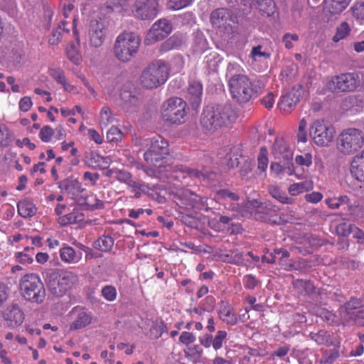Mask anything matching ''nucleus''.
Returning a JSON list of instances; mask_svg holds the SVG:
<instances>
[{
  "mask_svg": "<svg viewBox=\"0 0 364 364\" xmlns=\"http://www.w3.org/2000/svg\"><path fill=\"white\" fill-rule=\"evenodd\" d=\"M350 172L359 181H364V150L360 155L355 156L350 164Z\"/></svg>",
  "mask_w": 364,
  "mask_h": 364,
  "instance_id": "23",
  "label": "nucleus"
},
{
  "mask_svg": "<svg viewBox=\"0 0 364 364\" xmlns=\"http://www.w3.org/2000/svg\"><path fill=\"white\" fill-rule=\"evenodd\" d=\"M114 178L120 183H125L127 186H129V184H130L134 180L131 173L125 170L119 169H115Z\"/></svg>",
  "mask_w": 364,
  "mask_h": 364,
  "instance_id": "46",
  "label": "nucleus"
},
{
  "mask_svg": "<svg viewBox=\"0 0 364 364\" xmlns=\"http://www.w3.org/2000/svg\"><path fill=\"white\" fill-rule=\"evenodd\" d=\"M237 113L228 103L206 106L201 113L200 124L206 133L213 134L233 123Z\"/></svg>",
  "mask_w": 364,
  "mask_h": 364,
  "instance_id": "1",
  "label": "nucleus"
},
{
  "mask_svg": "<svg viewBox=\"0 0 364 364\" xmlns=\"http://www.w3.org/2000/svg\"><path fill=\"white\" fill-rule=\"evenodd\" d=\"M80 220H82V215H80L77 212H72L62 217H60L58 219V223L60 224V225L65 226L69 224L77 223Z\"/></svg>",
  "mask_w": 364,
  "mask_h": 364,
  "instance_id": "39",
  "label": "nucleus"
},
{
  "mask_svg": "<svg viewBox=\"0 0 364 364\" xmlns=\"http://www.w3.org/2000/svg\"><path fill=\"white\" fill-rule=\"evenodd\" d=\"M66 22L62 21L58 26L53 31L52 35L49 38V43L51 45H57L64 33H68L69 29L65 27Z\"/></svg>",
  "mask_w": 364,
  "mask_h": 364,
  "instance_id": "36",
  "label": "nucleus"
},
{
  "mask_svg": "<svg viewBox=\"0 0 364 364\" xmlns=\"http://www.w3.org/2000/svg\"><path fill=\"white\" fill-rule=\"evenodd\" d=\"M53 134L54 131L50 126H44L39 132V136L43 142H49Z\"/></svg>",
  "mask_w": 364,
  "mask_h": 364,
  "instance_id": "60",
  "label": "nucleus"
},
{
  "mask_svg": "<svg viewBox=\"0 0 364 364\" xmlns=\"http://www.w3.org/2000/svg\"><path fill=\"white\" fill-rule=\"evenodd\" d=\"M336 232L338 236L346 237L353 232V227L348 223H341L336 226Z\"/></svg>",
  "mask_w": 364,
  "mask_h": 364,
  "instance_id": "53",
  "label": "nucleus"
},
{
  "mask_svg": "<svg viewBox=\"0 0 364 364\" xmlns=\"http://www.w3.org/2000/svg\"><path fill=\"white\" fill-rule=\"evenodd\" d=\"M172 30V26L169 21L163 18L154 23L149 31L146 41L150 43L161 41L166 37Z\"/></svg>",
  "mask_w": 364,
  "mask_h": 364,
  "instance_id": "16",
  "label": "nucleus"
},
{
  "mask_svg": "<svg viewBox=\"0 0 364 364\" xmlns=\"http://www.w3.org/2000/svg\"><path fill=\"white\" fill-rule=\"evenodd\" d=\"M77 41V45L73 43H70L66 48V55L68 58L75 65H79L81 62V55L78 47L80 45V38L76 31H73Z\"/></svg>",
  "mask_w": 364,
  "mask_h": 364,
  "instance_id": "24",
  "label": "nucleus"
},
{
  "mask_svg": "<svg viewBox=\"0 0 364 364\" xmlns=\"http://www.w3.org/2000/svg\"><path fill=\"white\" fill-rule=\"evenodd\" d=\"M301 90L300 88L293 87L284 94L279 102L281 109L289 112L299 102Z\"/></svg>",
  "mask_w": 364,
  "mask_h": 364,
  "instance_id": "21",
  "label": "nucleus"
},
{
  "mask_svg": "<svg viewBox=\"0 0 364 364\" xmlns=\"http://www.w3.org/2000/svg\"><path fill=\"white\" fill-rule=\"evenodd\" d=\"M119 98L121 100L119 106L128 115H135L139 111L141 101L135 90H131L124 85L121 89Z\"/></svg>",
  "mask_w": 364,
  "mask_h": 364,
  "instance_id": "12",
  "label": "nucleus"
},
{
  "mask_svg": "<svg viewBox=\"0 0 364 364\" xmlns=\"http://www.w3.org/2000/svg\"><path fill=\"white\" fill-rule=\"evenodd\" d=\"M168 75L167 64L161 60H155L142 71L140 82L146 89H155L166 82Z\"/></svg>",
  "mask_w": 364,
  "mask_h": 364,
  "instance_id": "4",
  "label": "nucleus"
},
{
  "mask_svg": "<svg viewBox=\"0 0 364 364\" xmlns=\"http://www.w3.org/2000/svg\"><path fill=\"white\" fill-rule=\"evenodd\" d=\"M309 337L314 340L318 345H328L329 335L324 330H320L317 333H310Z\"/></svg>",
  "mask_w": 364,
  "mask_h": 364,
  "instance_id": "42",
  "label": "nucleus"
},
{
  "mask_svg": "<svg viewBox=\"0 0 364 364\" xmlns=\"http://www.w3.org/2000/svg\"><path fill=\"white\" fill-rule=\"evenodd\" d=\"M3 316L7 325L11 327H16L21 325L24 319L23 313L18 305L16 304L9 306L4 311Z\"/></svg>",
  "mask_w": 364,
  "mask_h": 364,
  "instance_id": "19",
  "label": "nucleus"
},
{
  "mask_svg": "<svg viewBox=\"0 0 364 364\" xmlns=\"http://www.w3.org/2000/svg\"><path fill=\"white\" fill-rule=\"evenodd\" d=\"M108 23L105 19L95 18L90 21L89 26L90 43L95 48L100 47L105 38Z\"/></svg>",
  "mask_w": 364,
  "mask_h": 364,
  "instance_id": "13",
  "label": "nucleus"
},
{
  "mask_svg": "<svg viewBox=\"0 0 364 364\" xmlns=\"http://www.w3.org/2000/svg\"><path fill=\"white\" fill-rule=\"evenodd\" d=\"M283 164L277 162H272L270 165V168L272 172L276 175L287 173L288 175L291 176L294 173V164L293 162L283 161Z\"/></svg>",
  "mask_w": 364,
  "mask_h": 364,
  "instance_id": "29",
  "label": "nucleus"
},
{
  "mask_svg": "<svg viewBox=\"0 0 364 364\" xmlns=\"http://www.w3.org/2000/svg\"><path fill=\"white\" fill-rule=\"evenodd\" d=\"M203 92V86L200 82H193L188 88V95L193 103H197L200 100Z\"/></svg>",
  "mask_w": 364,
  "mask_h": 364,
  "instance_id": "35",
  "label": "nucleus"
},
{
  "mask_svg": "<svg viewBox=\"0 0 364 364\" xmlns=\"http://www.w3.org/2000/svg\"><path fill=\"white\" fill-rule=\"evenodd\" d=\"M9 136V131L7 127L0 124V146H7L9 144L11 141Z\"/></svg>",
  "mask_w": 364,
  "mask_h": 364,
  "instance_id": "59",
  "label": "nucleus"
},
{
  "mask_svg": "<svg viewBox=\"0 0 364 364\" xmlns=\"http://www.w3.org/2000/svg\"><path fill=\"white\" fill-rule=\"evenodd\" d=\"M50 74L58 83L65 85L66 82L65 75L61 69H52Z\"/></svg>",
  "mask_w": 364,
  "mask_h": 364,
  "instance_id": "63",
  "label": "nucleus"
},
{
  "mask_svg": "<svg viewBox=\"0 0 364 364\" xmlns=\"http://www.w3.org/2000/svg\"><path fill=\"white\" fill-rule=\"evenodd\" d=\"M228 210L234 211L240 213L242 216H246L249 213L248 203L239 204L237 203H230L227 207Z\"/></svg>",
  "mask_w": 364,
  "mask_h": 364,
  "instance_id": "47",
  "label": "nucleus"
},
{
  "mask_svg": "<svg viewBox=\"0 0 364 364\" xmlns=\"http://www.w3.org/2000/svg\"><path fill=\"white\" fill-rule=\"evenodd\" d=\"M161 114L164 121L181 124L186 122L187 116L186 102L180 97H171L163 102Z\"/></svg>",
  "mask_w": 364,
  "mask_h": 364,
  "instance_id": "8",
  "label": "nucleus"
},
{
  "mask_svg": "<svg viewBox=\"0 0 364 364\" xmlns=\"http://www.w3.org/2000/svg\"><path fill=\"white\" fill-rule=\"evenodd\" d=\"M232 97L239 103H246L252 98L257 97L264 89L262 80L252 81L247 75L236 74L228 81Z\"/></svg>",
  "mask_w": 364,
  "mask_h": 364,
  "instance_id": "2",
  "label": "nucleus"
},
{
  "mask_svg": "<svg viewBox=\"0 0 364 364\" xmlns=\"http://www.w3.org/2000/svg\"><path fill=\"white\" fill-rule=\"evenodd\" d=\"M295 161L298 165L310 166L312 164V156L309 153H306L304 155H297L295 158Z\"/></svg>",
  "mask_w": 364,
  "mask_h": 364,
  "instance_id": "62",
  "label": "nucleus"
},
{
  "mask_svg": "<svg viewBox=\"0 0 364 364\" xmlns=\"http://www.w3.org/2000/svg\"><path fill=\"white\" fill-rule=\"evenodd\" d=\"M250 55L254 60H259L261 58L269 59L270 58V53L266 49H263V46L260 45L253 47Z\"/></svg>",
  "mask_w": 364,
  "mask_h": 364,
  "instance_id": "44",
  "label": "nucleus"
},
{
  "mask_svg": "<svg viewBox=\"0 0 364 364\" xmlns=\"http://www.w3.org/2000/svg\"><path fill=\"white\" fill-rule=\"evenodd\" d=\"M259 11L264 15L271 16L274 12V3L272 0H265L262 4H257Z\"/></svg>",
  "mask_w": 364,
  "mask_h": 364,
  "instance_id": "52",
  "label": "nucleus"
},
{
  "mask_svg": "<svg viewBox=\"0 0 364 364\" xmlns=\"http://www.w3.org/2000/svg\"><path fill=\"white\" fill-rule=\"evenodd\" d=\"M228 333L225 331L220 330L215 337H213V348L218 350L223 346V341L226 340Z\"/></svg>",
  "mask_w": 364,
  "mask_h": 364,
  "instance_id": "49",
  "label": "nucleus"
},
{
  "mask_svg": "<svg viewBox=\"0 0 364 364\" xmlns=\"http://www.w3.org/2000/svg\"><path fill=\"white\" fill-rule=\"evenodd\" d=\"M272 154L276 159L292 162L293 151L282 139H276L272 146Z\"/></svg>",
  "mask_w": 364,
  "mask_h": 364,
  "instance_id": "20",
  "label": "nucleus"
},
{
  "mask_svg": "<svg viewBox=\"0 0 364 364\" xmlns=\"http://www.w3.org/2000/svg\"><path fill=\"white\" fill-rule=\"evenodd\" d=\"M179 198L183 205L191 208H198L208 210L207 207V198L201 197L188 190L183 191Z\"/></svg>",
  "mask_w": 364,
  "mask_h": 364,
  "instance_id": "17",
  "label": "nucleus"
},
{
  "mask_svg": "<svg viewBox=\"0 0 364 364\" xmlns=\"http://www.w3.org/2000/svg\"><path fill=\"white\" fill-rule=\"evenodd\" d=\"M312 188L313 186L311 181H304L291 184L289 187L288 191L290 195L296 196L304 191L311 189Z\"/></svg>",
  "mask_w": 364,
  "mask_h": 364,
  "instance_id": "37",
  "label": "nucleus"
},
{
  "mask_svg": "<svg viewBox=\"0 0 364 364\" xmlns=\"http://www.w3.org/2000/svg\"><path fill=\"white\" fill-rule=\"evenodd\" d=\"M192 0H168V7L172 10H179L188 6Z\"/></svg>",
  "mask_w": 364,
  "mask_h": 364,
  "instance_id": "58",
  "label": "nucleus"
},
{
  "mask_svg": "<svg viewBox=\"0 0 364 364\" xmlns=\"http://www.w3.org/2000/svg\"><path fill=\"white\" fill-rule=\"evenodd\" d=\"M338 355L339 352L338 349L333 348L326 350L323 353V355L321 359V363L332 364L338 358Z\"/></svg>",
  "mask_w": 364,
  "mask_h": 364,
  "instance_id": "43",
  "label": "nucleus"
},
{
  "mask_svg": "<svg viewBox=\"0 0 364 364\" xmlns=\"http://www.w3.org/2000/svg\"><path fill=\"white\" fill-rule=\"evenodd\" d=\"M268 190L269 193L280 203L284 204H292L294 203V199L288 197L287 195L284 192L282 191L278 186H270Z\"/></svg>",
  "mask_w": 364,
  "mask_h": 364,
  "instance_id": "33",
  "label": "nucleus"
},
{
  "mask_svg": "<svg viewBox=\"0 0 364 364\" xmlns=\"http://www.w3.org/2000/svg\"><path fill=\"white\" fill-rule=\"evenodd\" d=\"M141 40L132 32L119 34L114 42V54L116 58L123 63L129 62L136 54Z\"/></svg>",
  "mask_w": 364,
  "mask_h": 364,
  "instance_id": "6",
  "label": "nucleus"
},
{
  "mask_svg": "<svg viewBox=\"0 0 364 364\" xmlns=\"http://www.w3.org/2000/svg\"><path fill=\"white\" fill-rule=\"evenodd\" d=\"M60 256L61 259L66 263H76L80 260L81 254L78 256L73 247L66 246L60 250Z\"/></svg>",
  "mask_w": 364,
  "mask_h": 364,
  "instance_id": "28",
  "label": "nucleus"
},
{
  "mask_svg": "<svg viewBox=\"0 0 364 364\" xmlns=\"http://www.w3.org/2000/svg\"><path fill=\"white\" fill-rule=\"evenodd\" d=\"M95 203L89 204L88 203H80L79 205L82 206V210H94L97 209H102L104 208V203L102 200L95 198Z\"/></svg>",
  "mask_w": 364,
  "mask_h": 364,
  "instance_id": "61",
  "label": "nucleus"
},
{
  "mask_svg": "<svg viewBox=\"0 0 364 364\" xmlns=\"http://www.w3.org/2000/svg\"><path fill=\"white\" fill-rule=\"evenodd\" d=\"M101 122L105 125L112 122V112L108 107H103L101 109Z\"/></svg>",
  "mask_w": 364,
  "mask_h": 364,
  "instance_id": "64",
  "label": "nucleus"
},
{
  "mask_svg": "<svg viewBox=\"0 0 364 364\" xmlns=\"http://www.w3.org/2000/svg\"><path fill=\"white\" fill-rule=\"evenodd\" d=\"M293 286L301 294L311 295L314 293V285L309 280L296 279L293 282Z\"/></svg>",
  "mask_w": 364,
  "mask_h": 364,
  "instance_id": "31",
  "label": "nucleus"
},
{
  "mask_svg": "<svg viewBox=\"0 0 364 364\" xmlns=\"http://www.w3.org/2000/svg\"><path fill=\"white\" fill-rule=\"evenodd\" d=\"M114 239L109 235H102L93 242V247L101 252H109L114 245Z\"/></svg>",
  "mask_w": 364,
  "mask_h": 364,
  "instance_id": "27",
  "label": "nucleus"
},
{
  "mask_svg": "<svg viewBox=\"0 0 364 364\" xmlns=\"http://www.w3.org/2000/svg\"><path fill=\"white\" fill-rule=\"evenodd\" d=\"M350 29L346 22H343L338 28L336 35L333 36V40L338 42L339 40L345 38L350 32Z\"/></svg>",
  "mask_w": 364,
  "mask_h": 364,
  "instance_id": "51",
  "label": "nucleus"
},
{
  "mask_svg": "<svg viewBox=\"0 0 364 364\" xmlns=\"http://www.w3.org/2000/svg\"><path fill=\"white\" fill-rule=\"evenodd\" d=\"M141 145L147 148L144 154V160L156 167L161 166L164 156L169 153L168 142L160 135L142 139Z\"/></svg>",
  "mask_w": 364,
  "mask_h": 364,
  "instance_id": "5",
  "label": "nucleus"
},
{
  "mask_svg": "<svg viewBox=\"0 0 364 364\" xmlns=\"http://www.w3.org/2000/svg\"><path fill=\"white\" fill-rule=\"evenodd\" d=\"M180 170L181 172L186 173L190 177L199 178L203 181L208 179H213L215 176L214 173H209L208 171L203 172L197 169L190 168L188 167H181Z\"/></svg>",
  "mask_w": 364,
  "mask_h": 364,
  "instance_id": "32",
  "label": "nucleus"
},
{
  "mask_svg": "<svg viewBox=\"0 0 364 364\" xmlns=\"http://www.w3.org/2000/svg\"><path fill=\"white\" fill-rule=\"evenodd\" d=\"M92 317L90 314L85 311H80L77 314V318L70 324V328L71 330H77L82 328L91 323Z\"/></svg>",
  "mask_w": 364,
  "mask_h": 364,
  "instance_id": "30",
  "label": "nucleus"
},
{
  "mask_svg": "<svg viewBox=\"0 0 364 364\" xmlns=\"http://www.w3.org/2000/svg\"><path fill=\"white\" fill-rule=\"evenodd\" d=\"M363 145L364 133L361 129L356 128L344 129L337 139L338 149L344 154H354Z\"/></svg>",
  "mask_w": 364,
  "mask_h": 364,
  "instance_id": "9",
  "label": "nucleus"
},
{
  "mask_svg": "<svg viewBox=\"0 0 364 364\" xmlns=\"http://www.w3.org/2000/svg\"><path fill=\"white\" fill-rule=\"evenodd\" d=\"M105 158L100 156L97 154L91 152L85 156V162L88 166L92 168H96L100 166L101 161H105Z\"/></svg>",
  "mask_w": 364,
  "mask_h": 364,
  "instance_id": "48",
  "label": "nucleus"
},
{
  "mask_svg": "<svg viewBox=\"0 0 364 364\" xmlns=\"http://www.w3.org/2000/svg\"><path fill=\"white\" fill-rule=\"evenodd\" d=\"M159 11L157 0H136L135 2V16L141 20L155 18Z\"/></svg>",
  "mask_w": 364,
  "mask_h": 364,
  "instance_id": "14",
  "label": "nucleus"
},
{
  "mask_svg": "<svg viewBox=\"0 0 364 364\" xmlns=\"http://www.w3.org/2000/svg\"><path fill=\"white\" fill-rule=\"evenodd\" d=\"M19 286L21 294L26 301L37 304L44 301L46 298L44 284L36 274L24 275L20 280Z\"/></svg>",
  "mask_w": 364,
  "mask_h": 364,
  "instance_id": "7",
  "label": "nucleus"
},
{
  "mask_svg": "<svg viewBox=\"0 0 364 364\" xmlns=\"http://www.w3.org/2000/svg\"><path fill=\"white\" fill-rule=\"evenodd\" d=\"M268 151L266 147L263 146L260 149L257 157V168L262 172H265L268 166Z\"/></svg>",
  "mask_w": 364,
  "mask_h": 364,
  "instance_id": "40",
  "label": "nucleus"
},
{
  "mask_svg": "<svg viewBox=\"0 0 364 364\" xmlns=\"http://www.w3.org/2000/svg\"><path fill=\"white\" fill-rule=\"evenodd\" d=\"M353 18L360 22H364V2L357 1L350 8Z\"/></svg>",
  "mask_w": 364,
  "mask_h": 364,
  "instance_id": "41",
  "label": "nucleus"
},
{
  "mask_svg": "<svg viewBox=\"0 0 364 364\" xmlns=\"http://www.w3.org/2000/svg\"><path fill=\"white\" fill-rule=\"evenodd\" d=\"M210 21L213 26L228 29L234 22L232 12L225 8H220L212 11Z\"/></svg>",
  "mask_w": 364,
  "mask_h": 364,
  "instance_id": "18",
  "label": "nucleus"
},
{
  "mask_svg": "<svg viewBox=\"0 0 364 364\" xmlns=\"http://www.w3.org/2000/svg\"><path fill=\"white\" fill-rule=\"evenodd\" d=\"M129 6L127 0H113L111 4L108 6L113 11L122 12L126 10Z\"/></svg>",
  "mask_w": 364,
  "mask_h": 364,
  "instance_id": "57",
  "label": "nucleus"
},
{
  "mask_svg": "<svg viewBox=\"0 0 364 364\" xmlns=\"http://www.w3.org/2000/svg\"><path fill=\"white\" fill-rule=\"evenodd\" d=\"M219 317L227 324L233 326L237 322V318L229 307H224L218 312Z\"/></svg>",
  "mask_w": 364,
  "mask_h": 364,
  "instance_id": "38",
  "label": "nucleus"
},
{
  "mask_svg": "<svg viewBox=\"0 0 364 364\" xmlns=\"http://www.w3.org/2000/svg\"><path fill=\"white\" fill-rule=\"evenodd\" d=\"M58 184L61 192L70 195L72 198L78 196L84 191L80 183L73 177L65 178Z\"/></svg>",
  "mask_w": 364,
  "mask_h": 364,
  "instance_id": "22",
  "label": "nucleus"
},
{
  "mask_svg": "<svg viewBox=\"0 0 364 364\" xmlns=\"http://www.w3.org/2000/svg\"><path fill=\"white\" fill-rule=\"evenodd\" d=\"M122 133L119 128L112 126L107 133V139L110 141H118L122 139Z\"/></svg>",
  "mask_w": 364,
  "mask_h": 364,
  "instance_id": "55",
  "label": "nucleus"
},
{
  "mask_svg": "<svg viewBox=\"0 0 364 364\" xmlns=\"http://www.w3.org/2000/svg\"><path fill=\"white\" fill-rule=\"evenodd\" d=\"M335 134L334 128L323 121L316 120L309 127V136L318 146H328L331 142Z\"/></svg>",
  "mask_w": 364,
  "mask_h": 364,
  "instance_id": "11",
  "label": "nucleus"
},
{
  "mask_svg": "<svg viewBox=\"0 0 364 364\" xmlns=\"http://www.w3.org/2000/svg\"><path fill=\"white\" fill-rule=\"evenodd\" d=\"M206 48L207 41L205 38L201 35L198 36L196 39L195 51L201 53L208 52L205 55V62L210 70L216 71L222 58L216 52L208 50Z\"/></svg>",
  "mask_w": 364,
  "mask_h": 364,
  "instance_id": "15",
  "label": "nucleus"
},
{
  "mask_svg": "<svg viewBox=\"0 0 364 364\" xmlns=\"http://www.w3.org/2000/svg\"><path fill=\"white\" fill-rule=\"evenodd\" d=\"M188 350L189 351L188 352L185 351L186 357L193 360H199L203 353V349L199 345H195L192 347H190Z\"/></svg>",
  "mask_w": 364,
  "mask_h": 364,
  "instance_id": "54",
  "label": "nucleus"
},
{
  "mask_svg": "<svg viewBox=\"0 0 364 364\" xmlns=\"http://www.w3.org/2000/svg\"><path fill=\"white\" fill-rule=\"evenodd\" d=\"M128 186L132 188V193H134V196L136 198H139L142 193L146 194L148 196L151 195L150 193V191L152 189L144 183H139L133 180Z\"/></svg>",
  "mask_w": 364,
  "mask_h": 364,
  "instance_id": "34",
  "label": "nucleus"
},
{
  "mask_svg": "<svg viewBox=\"0 0 364 364\" xmlns=\"http://www.w3.org/2000/svg\"><path fill=\"white\" fill-rule=\"evenodd\" d=\"M102 295L109 301H114L117 297V291L115 287L111 285H107L102 289Z\"/></svg>",
  "mask_w": 364,
  "mask_h": 364,
  "instance_id": "56",
  "label": "nucleus"
},
{
  "mask_svg": "<svg viewBox=\"0 0 364 364\" xmlns=\"http://www.w3.org/2000/svg\"><path fill=\"white\" fill-rule=\"evenodd\" d=\"M358 74L346 73L333 77L326 84L328 90L333 92H353L359 86Z\"/></svg>",
  "mask_w": 364,
  "mask_h": 364,
  "instance_id": "10",
  "label": "nucleus"
},
{
  "mask_svg": "<svg viewBox=\"0 0 364 364\" xmlns=\"http://www.w3.org/2000/svg\"><path fill=\"white\" fill-rule=\"evenodd\" d=\"M215 193L218 197L220 199L229 198L232 201H237L240 199V196L238 194L232 192L226 188L217 189L215 191Z\"/></svg>",
  "mask_w": 364,
  "mask_h": 364,
  "instance_id": "50",
  "label": "nucleus"
},
{
  "mask_svg": "<svg viewBox=\"0 0 364 364\" xmlns=\"http://www.w3.org/2000/svg\"><path fill=\"white\" fill-rule=\"evenodd\" d=\"M77 281V277L72 272L53 270L47 273L45 279L48 291L55 297H61Z\"/></svg>",
  "mask_w": 364,
  "mask_h": 364,
  "instance_id": "3",
  "label": "nucleus"
},
{
  "mask_svg": "<svg viewBox=\"0 0 364 364\" xmlns=\"http://www.w3.org/2000/svg\"><path fill=\"white\" fill-rule=\"evenodd\" d=\"M351 0H325L326 9L332 14H338L345 10Z\"/></svg>",
  "mask_w": 364,
  "mask_h": 364,
  "instance_id": "26",
  "label": "nucleus"
},
{
  "mask_svg": "<svg viewBox=\"0 0 364 364\" xmlns=\"http://www.w3.org/2000/svg\"><path fill=\"white\" fill-rule=\"evenodd\" d=\"M307 122L305 119H301L299 123L297 141L298 142L306 143L308 140V134L306 132Z\"/></svg>",
  "mask_w": 364,
  "mask_h": 364,
  "instance_id": "45",
  "label": "nucleus"
},
{
  "mask_svg": "<svg viewBox=\"0 0 364 364\" xmlns=\"http://www.w3.org/2000/svg\"><path fill=\"white\" fill-rule=\"evenodd\" d=\"M18 213L23 218H31L36 213L35 205L28 199H23L17 204Z\"/></svg>",
  "mask_w": 364,
  "mask_h": 364,
  "instance_id": "25",
  "label": "nucleus"
}]
</instances>
